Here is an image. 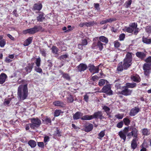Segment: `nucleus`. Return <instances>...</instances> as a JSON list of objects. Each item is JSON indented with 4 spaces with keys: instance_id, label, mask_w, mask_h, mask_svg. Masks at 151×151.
<instances>
[{
    "instance_id": "1",
    "label": "nucleus",
    "mask_w": 151,
    "mask_h": 151,
    "mask_svg": "<svg viewBox=\"0 0 151 151\" xmlns=\"http://www.w3.org/2000/svg\"><path fill=\"white\" fill-rule=\"evenodd\" d=\"M28 95L27 85H20L18 87L17 91L18 98L21 100L25 99Z\"/></svg>"
},
{
    "instance_id": "2",
    "label": "nucleus",
    "mask_w": 151,
    "mask_h": 151,
    "mask_svg": "<svg viewBox=\"0 0 151 151\" xmlns=\"http://www.w3.org/2000/svg\"><path fill=\"white\" fill-rule=\"evenodd\" d=\"M132 53L128 52L126 55V58L124 60L123 67L124 69H126L129 67L132 64Z\"/></svg>"
},
{
    "instance_id": "3",
    "label": "nucleus",
    "mask_w": 151,
    "mask_h": 151,
    "mask_svg": "<svg viewBox=\"0 0 151 151\" xmlns=\"http://www.w3.org/2000/svg\"><path fill=\"white\" fill-rule=\"evenodd\" d=\"M31 123L30 124V127L33 129L39 127L41 124V121L38 118H32L30 119Z\"/></svg>"
},
{
    "instance_id": "4",
    "label": "nucleus",
    "mask_w": 151,
    "mask_h": 151,
    "mask_svg": "<svg viewBox=\"0 0 151 151\" xmlns=\"http://www.w3.org/2000/svg\"><path fill=\"white\" fill-rule=\"evenodd\" d=\"M102 91L103 93H106L109 95L113 94V91L111 90V87L110 85L104 86L102 89Z\"/></svg>"
},
{
    "instance_id": "5",
    "label": "nucleus",
    "mask_w": 151,
    "mask_h": 151,
    "mask_svg": "<svg viewBox=\"0 0 151 151\" xmlns=\"http://www.w3.org/2000/svg\"><path fill=\"white\" fill-rule=\"evenodd\" d=\"M143 69L145 75L148 76L151 71V63L145 64L143 66Z\"/></svg>"
},
{
    "instance_id": "6",
    "label": "nucleus",
    "mask_w": 151,
    "mask_h": 151,
    "mask_svg": "<svg viewBox=\"0 0 151 151\" xmlns=\"http://www.w3.org/2000/svg\"><path fill=\"white\" fill-rule=\"evenodd\" d=\"M137 132L138 130L135 128H132L131 132H129L127 134L128 137L130 139L133 136L134 138H137L138 135Z\"/></svg>"
},
{
    "instance_id": "7",
    "label": "nucleus",
    "mask_w": 151,
    "mask_h": 151,
    "mask_svg": "<svg viewBox=\"0 0 151 151\" xmlns=\"http://www.w3.org/2000/svg\"><path fill=\"white\" fill-rule=\"evenodd\" d=\"M103 44L100 41H98L97 43L94 42L92 44V48L93 49L99 48L100 50H102L103 48Z\"/></svg>"
},
{
    "instance_id": "8",
    "label": "nucleus",
    "mask_w": 151,
    "mask_h": 151,
    "mask_svg": "<svg viewBox=\"0 0 151 151\" xmlns=\"http://www.w3.org/2000/svg\"><path fill=\"white\" fill-rule=\"evenodd\" d=\"M42 29V27L40 26H35V27L29 29V33L33 34L39 31Z\"/></svg>"
},
{
    "instance_id": "9",
    "label": "nucleus",
    "mask_w": 151,
    "mask_h": 151,
    "mask_svg": "<svg viewBox=\"0 0 151 151\" xmlns=\"http://www.w3.org/2000/svg\"><path fill=\"white\" fill-rule=\"evenodd\" d=\"M132 92V90H130L126 86L124 87V89L120 92H119V93L122 94L125 96L130 95Z\"/></svg>"
},
{
    "instance_id": "10",
    "label": "nucleus",
    "mask_w": 151,
    "mask_h": 151,
    "mask_svg": "<svg viewBox=\"0 0 151 151\" xmlns=\"http://www.w3.org/2000/svg\"><path fill=\"white\" fill-rule=\"evenodd\" d=\"M93 119L99 118L101 119L104 118V116L102 115V114L101 111H98V112H95L92 115Z\"/></svg>"
},
{
    "instance_id": "11",
    "label": "nucleus",
    "mask_w": 151,
    "mask_h": 151,
    "mask_svg": "<svg viewBox=\"0 0 151 151\" xmlns=\"http://www.w3.org/2000/svg\"><path fill=\"white\" fill-rule=\"evenodd\" d=\"M146 55L147 52H137L136 53V56L142 59H144L146 57Z\"/></svg>"
},
{
    "instance_id": "12",
    "label": "nucleus",
    "mask_w": 151,
    "mask_h": 151,
    "mask_svg": "<svg viewBox=\"0 0 151 151\" xmlns=\"http://www.w3.org/2000/svg\"><path fill=\"white\" fill-rule=\"evenodd\" d=\"M87 66L86 64L83 63H81L77 67V68L78 71L81 72L86 70L87 68Z\"/></svg>"
},
{
    "instance_id": "13",
    "label": "nucleus",
    "mask_w": 151,
    "mask_h": 151,
    "mask_svg": "<svg viewBox=\"0 0 151 151\" xmlns=\"http://www.w3.org/2000/svg\"><path fill=\"white\" fill-rule=\"evenodd\" d=\"M130 78L132 80L137 83L139 82L141 79L139 75H133L131 76Z\"/></svg>"
},
{
    "instance_id": "14",
    "label": "nucleus",
    "mask_w": 151,
    "mask_h": 151,
    "mask_svg": "<svg viewBox=\"0 0 151 151\" xmlns=\"http://www.w3.org/2000/svg\"><path fill=\"white\" fill-rule=\"evenodd\" d=\"M7 77V75L5 73H1L0 75V84H2L4 83Z\"/></svg>"
},
{
    "instance_id": "15",
    "label": "nucleus",
    "mask_w": 151,
    "mask_h": 151,
    "mask_svg": "<svg viewBox=\"0 0 151 151\" xmlns=\"http://www.w3.org/2000/svg\"><path fill=\"white\" fill-rule=\"evenodd\" d=\"M139 111V109L138 107H135L131 109L130 111V115L131 116H134L138 113Z\"/></svg>"
},
{
    "instance_id": "16",
    "label": "nucleus",
    "mask_w": 151,
    "mask_h": 151,
    "mask_svg": "<svg viewBox=\"0 0 151 151\" xmlns=\"http://www.w3.org/2000/svg\"><path fill=\"white\" fill-rule=\"evenodd\" d=\"M137 140L136 138H134L131 142V147L132 149L134 150L137 146Z\"/></svg>"
},
{
    "instance_id": "17",
    "label": "nucleus",
    "mask_w": 151,
    "mask_h": 151,
    "mask_svg": "<svg viewBox=\"0 0 151 151\" xmlns=\"http://www.w3.org/2000/svg\"><path fill=\"white\" fill-rule=\"evenodd\" d=\"M6 44V40L3 38V35H0V46L3 47H4Z\"/></svg>"
},
{
    "instance_id": "18",
    "label": "nucleus",
    "mask_w": 151,
    "mask_h": 151,
    "mask_svg": "<svg viewBox=\"0 0 151 151\" xmlns=\"http://www.w3.org/2000/svg\"><path fill=\"white\" fill-rule=\"evenodd\" d=\"M45 19V17L44 16V14L42 13H40L37 17V21L40 22H42Z\"/></svg>"
},
{
    "instance_id": "19",
    "label": "nucleus",
    "mask_w": 151,
    "mask_h": 151,
    "mask_svg": "<svg viewBox=\"0 0 151 151\" xmlns=\"http://www.w3.org/2000/svg\"><path fill=\"white\" fill-rule=\"evenodd\" d=\"M83 114L81 112H76L73 115V118L74 119H78L81 118V117L83 116Z\"/></svg>"
},
{
    "instance_id": "20",
    "label": "nucleus",
    "mask_w": 151,
    "mask_h": 151,
    "mask_svg": "<svg viewBox=\"0 0 151 151\" xmlns=\"http://www.w3.org/2000/svg\"><path fill=\"white\" fill-rule=\"evenodd\" d=\"M99 41L101 42H102L106 44L108 42V38L104 36H101L99 37Z\"/></svg>"
},
{
    "instance_id": "21",
    "label": "nucleus",
    "mask_w": 151,
    "mask_h": 151,
    "mask_svg": "<svg viewBox=\"0 0 151 151\" xmlns=\"http://www.w3.org/2000/svg\"><path fill=\"white\" fill-rule=\"evenodd\" d=\"M118 134L119 135L121 139H122L124 142L126 139V134L124 133V132L120 131L118 133Z\"/></svg>"
},
{
    "instance_id": "22",
    "label": "nucleus",
    "mask_w": 151,
    "mask_h": 151,
    "mask_svg": "<svg viewBox=\"0 0 151 151\" xmlns=\"http://www.w3.org/2000/svg\"><path fill=\"white\" fill-rule=\"evenodd\" d=\"M137 84L136 83H127L126 84V86L127 88H133L136 86Z\"/></svg>"
},
{
    "instance_id": "23",
    "label": "nucleus",
    "mask_w": 151,
    "mask_h": 151,
    "mask_svg": "<svg viewBox=\"0 0 151 151\" xmlns=\"http://www.w3.org/2000/svg\"><path fill=\"white\" fill-rule=\"evenodd\" d=\"M93 119L92 115H86L83 116L81 118L82 120H90Z\"/></svg>"
},
{
    "instance_id": "24",
    "label": "nucleus",
    "mask_w": 151,
    "mask_h": 151,
    "mask_svg": "<svg viewBox=\"0 0 151 151\" xmlns=\"http://www.w3.org/2000/svg\"><path fill=\"white\" fill-rule=\"evenodd\" d=\"M93 127V126L92 124H89L86 127L85 129V131L86 132H89L92 129Z\"/></svg>"
},
{
    "instance_id": "25",
    "label": "nucleus",
    "mask_w": 151,
    "mask_h": 151,
    "mask_svg": "<svg viewBox=\"0 0 151 151\" xmlns=\"http://www.w3.org/2000/svg\"><path fill=\"white\" fill-rule=\"evenodd\" d=\"M142 133L145 136H147L150 134V130L147 128H144L142 130Z\"/></svg>"
},
{
    "instance_id": "26",
    "label": "nucleus",
    "mask_w": 151,
    "mask_h": 151,
    "mask_svg": "<svg viewBox=\"0 0 151 151\" xmlns=\"http://www.w3.org/2000/svg\"><path fill=\"white\" fill-rule=\"evenodd\" d=\"M108 83V82L106 80L101 79L99 81V86H101L104 85L105 83L107 84Z\"/></svg>"
},
{
    "instance_id": "27",
    "label": "nucleus",
    "mask_w": 151,
    "mask_h": 151,
    "mask_svg": "<svg viewBox=\"0 0 151 151\" xmlns=\"http://www.w3.org/2000/svg\"><path fill=\"white\" fill-rule=\"evenodd\" d=\"M53 104L55 106L62 107L63 106V102L59 101H56L53 102Z\"/></svg>"
},
{
    "instance_id": "28",
    "label": "nucleus",
    "mask_w": 151,
    "mask_h": 151,
    "mask_svg": "<svg viewBox=\"0 0 151 151\" xmlns=\"http://www.w3.org/2000/svg\"><path fill=\"white\" fill-rule=\"evenodd\" d=\"M29 145L32 148L35 147L36 145V142L33 140L29 141Z\"/></svg>"
},
{
    "instance_id": "29",
    "label": "nucleus",
    "mask_w": 151,
    "mask_h": 151,
    "mask_svg": "<svg viewBox=\"0 0 151 151\" xmlns=\"http://www.w3.org/2000/svg\"><path fill=\"white\" fill-rule=\"evenodd\" d=\"M86 26L87 27H90L93 26L95 24H96L97 23L95 22H85Z\"/></svg>"
},
{
    "instance_id": "30",
    "label": "nucleus",
    "mask_w": 151,
    "mask_h": 151,
    "mask_svg": "<svg viewBox=\"0 0 151 151\" xmlns=\"http://www.w3.org/2000/svg\"><path fill=\"white\" fill-rule=\"evenodd\" d=\"M142 41L145 43L150 44L151 43V39L143 37L142 38Z\"/></svg>"
},
{
    "instance_id": "31",
    "label": "nucleus",
    "mask_w": 151,
    "mask_h": 151,
    "mask_svg": "<svg viewBox=\"0 0 151 151\" xmlns=\"http://www.w3.org/2000/svg\"><path fill=\"white\" fill-rule=\"evenodd\" d=\"M42 6L41 4H35L34 5V8L35 9L40 10L41 9Z\"/></svg>"
},
{
    "instance_id": "32",
    "label": "nucleus",
    "mask_w": 151,
    "mask_h": 151,
    "mask_svg": "<svg viewBox=\"0 0 151 151\" xmlns=\"http://www.w3.org/2000/svg\"><path fill=\"white\" fill-rule=\"evenodd\" d=\"M51 50L52 51V52L55 54H57L59 50L55 46H53Z\"/></svg>"
},
{
    "instance_id": "33",
    "label": "nucleus",
    "mask_w": 151,
    "mask_h": 151,
    "mask_svg": "<svg viewBox=\"0 0 151 151\" xmlns=\"http://www.w3.org/2000/svg\"><path fill=\"white\" fill-rule=\"evenodd\" d=\"M132 0H129V1H126L124 4V5L126 8H128L130 6L132 3Z\"/></svg>"
},
{
    "instance_id": "34",
    "label": "nucleus",
    "mask_w": 151,
    "mask_h": 151,
    "mask_svg": "<svg viewBox=\"0 0 151 151\" xmlns=\"http://www.w3.org/2000/svg\"><path fill=\"white\" fill-rule=\"evenodd\" d=\"M63 76L64 78L68 80H70V76L67 74L63 73Z\"/></svg>"
},
{
    "instance_id": "35",
    "label": "nucleus",
    "mask_w": 151,
    "mask_h": 151,
    "mask_svg": "<svg viewBox=\"0 0 151 151\" xmlns=\"http://www.w3.org/2000/svg\"><path fill=\"white\" fill-rule=\"evenodd\" d=\"M103 109L107 113V114L109 113L110 108L109 107L106 106H104L103 107Z\"/></svg>"
},
{
    "instance_id": "36",
    "label": "nucleus",
    "mask_w": 151,
    "mask_h": 151,
    "mask_svg": "<svg viewBox=\"0 0 151 151\" xmlns=\"http://www.w3.org/2000/svg\"><path fill=\"white\" fill-rule=\"evenodd\" d=\"M40 62H41V60H40V58L36 59V60L35 62V63L36 64L37 66V67H39L40 65Z\"/></svg>"
},
{
    "instance_id": "37",
    "label": "nucleus",
    "mask_w": 151,
    "mask_h": 151,
    "mask_svg": "<svg viewBox=\"0 0 151 151\" xmlns=\"http://www.w3.org/2000/svg\"><path fill=\"white\" fill-rule=\"evenodd\" d=\"M123 121L125 125H128L130 122L129 120L127 118H124Z\"/></svg>"
},
{
    "instance_id": "38",
    "label": "nucleus",
    "mask_w": 151,
    "mask_h": 151,
    "mask_svg": "<svg viewBox=\"0 0 151 151\" xmlns=\"http://www.w3.org/2000/svg\"><path fill=\"white\" fill-rule=\"evenodd\" d=\"M131 27H128L125 28V29L128 33H131L134 31V30Z\"/></svg>"
},
{
    "instance_id": "39",
    "label": "nucleus",
    "mask_w": 151,
    "mask_h": 151,
    "mask_svg": "<svg viewBox=\"0 0 151 151\" xmlns=\"http://www.w3.org/2000/svg\"><path fill=\"white\" fill-rule=\"evenodd\" d=\"M68 101L69 102H72L74 101V99L73 96L71 95H70L68 97Z\"/></svg>"
},
{
    "instance_id": "40",
    "label": "nucleus",
    "mask_w": 151,
    "mask_h": 151,
    "mask_svg": "<svg viewBox=\"0 0 151 151\" xmlns=\"http://www.w3.org/2000/svg\"><path fill=\"white\" fill-rule=\"evenodd\" d=\"M129 27H131L134 30L135 29L137 28V25L136 23H134L131 24Z\"/></svg>"
},
{
    "instance_id": "41",
    "label": "nucleus",
    "mask_w": 151,
    "mask_h": 151,
    "mask_svg": "<svg viewBox=\"0 0 151 151\" xmlns=\"http://www.w3.org/2000/svg\"><path fill=\"white\" fill-rule=\"evenodd\" d=\"M95 66L92 65L90 64L88 66L89 70L91 72H92L95 68Z\"/></svg>"
},
{
    "instance_id": "42",
    "label": "nucleus",
    "mask_w": 151,
    "mask_h": 151,
    "mask_svg": "<svg viewBox=\"0 0 151 151\" xmlns=\"http://www.w3.org/2000/svg\"><path fill=\"white\" fill-rule=\"evenodd\" d=\"M105 135V132L104 131H101L98 134V135L100 138H99V139H101Z\"/></svg>"
},
{
    "instance_id": "43",
    "label": "nucleus",
    "mask_w": 151,
    "mask_h": 151,
    "mask_svg": "<svg viewBox=\"0 0 151 151\" xmlns=\"http://www.w3.org/2000/svg\"><path fill=\"white\" fill-rule=\"evenodd\" d=\"M43 121L45 123L47 124H48L49 123H51V119L49 118H46L44 120H43Z\"/></svg>"
},
{
    "instance_id": "44",
    "label": "nucleus",
    "mask_w": 151,
    "mask_h": 151,
    "mask_svg": "<svg viewBox=\"0 0 151 151\" xmlns=\"http://www.w3.org/2000/svg\"><path fill=\"white\" fill-rule=\"evenodd\" d=\"M60 110H56L54 112V116H58L60 115Z\"/></svg>"
},
{
    "instance_id": "45",
    "label": "nucleus",
    "mask_w": 151,
    "mask_h": 151,
    "mask_svg": "<svg viewBox=\"0 0 151 151\" xmlns=\"http://www.w3.org/2000/svg\"><path fill=\"white\" fill-rule=\"evenodd\" d=\"M122 63H119L117 67V70L118 71H121L123 70V65H122Z\"/></svg>"
},
{
    "instance_id": "46",
    "label": "nucleus",
    "mask_w": 151,
    "mask_h": 151,
    "mask_svg": "<svg viewBox=\"0 0 151 151\" xmlns=\"http://www.w3.org/2000/svg\"><path fill=\"white\" fill-rule=\"evenodd\" d=\"M68 57V55L65 54L61 55L60 57V59L61 60H65Z\"/></svg>"
},
{
    "instance_id": "47",
    "label": "nucleus",
    "mask_w": 151,
    "mask_h": 151,
    "mask_svg": "<svg viewBox=\"0 0 151 151\" xmlns=\"http://www.w3.org/2000/svg\"><path fill=\"white\" fill-rule=\"evenodd\" d=\"M99 65L95 67V68L93 69V71L92 72H93V73H98L99 71Z\"/></svg>"
},
{
    "instance_id": "48",
    "label": "nucleus",
    "mask_w": 151,
    "mask_h": 151,
    "mask_svg": "<svg viewBox=\"0 0 151 151\" xmlns=\"http://www.w3.org/2000/svg\"><path fill=\"white\" fill-rule=\"evenodd\" d=\"M115 116L119 119H121L123 118V115L122 114H118L116 115Z\"/></svg>"
},
{
    "instance_id": "49",
    "label": "nucleus",
    "mask_w": 151,
    "mask_h": 151,
    "mask_svg": "<svg viewBox=\"0 0 151 151\" xmlns=\"http://www.w3.org/2000/svg\"><path fill=\"white\" fill-rule=\"evenodd\" d=\"M37 145L42 148H43L44 147V143L42 142H39L37 143Z\"/></svg>"
},
{
    "instance_id": "50",
    "label": "nucleus",
    "mask_w": 151,
    "mask_h": 151,
    "mask_svg": "<svg viewBox=\"0 0 151 151\" xmlns=\"http://www.w3.org/2000/svg\"><path fill=\"white\" fill-rule=\"evenodd\" d=\"M11 100V99L10 98H9L7 100H5L4 101V105H8L10 102Z\"/></svg>"
},
{
    "instance_id": "51",
    "label": "nucleus",
    "mask_w": 151,
    "mask_h": 151,
    "mask_svg": "<svg viewBox=\"0 0 151 151\" xmlns=\"http://www.w3.org/2000/svg\"><path fill=\"white\" fill-rule=\"evenodd\" d=\"M123 125V123L122 122H121L118 123L117 124V127L119 128H121Z\"/></svg>"
},
{
    "instance_id": "52",
    "label": "nucleus",
    "mask_w": 151,
    "mask_h": 151,
    "mask_svg": "<svg viewBox=\"0 0 151 151\" xmlns=\"http://www.w3.org/2000/svg\"><path fill=\"white\" fill-rule=\"evenodd\" d=\"M99 79V77L96 76H93L92 78L91 79L94 81H96L98 80Z\"/></svg>"
},
{
    "instance_id": "53",
    "label": "nucleus",
    "mask_w": 151,
    "mask_h": 151,
    "mask_svg": "<svg viewBox=\"0 0 151 151\" xmlns=\"http://www.w3.org/2000/svg\"><path fill=\"white\" fill-rule=\"evenodd\" d=\"M88 43V42L86 40L84 39L82 40L81 44L83 45H86Z\"/></svg>"
},
{
    "instance_id": "54",
    "label": "nucleus",
    "mask_w": 151,
    "mask_h": 151,
    "mask_svg": "<svg viewBox=\"0 0 151 151\" xmlns=\"http://www.w3.org/2000/svg\"><path fill=\"white\" fill-rule=\"evenodd\" d=\"M89 93H87L84 96V99L85 101L87 102L88 101L89 97V96L88 95V94Z\"/></svg>"
},
{
    "instance_id": "55",
    "label": "nucleus",
    "mask_w": 151,
    "mask_h": 151,
    "mask_svg": "<svg viewBox=\"0 0 151 151\" xmlns=\"http://www.w3.org/2000/svg\"><path fill=\"white\" fill-rule=\"evenodd\" d=\"M147 63H151V56H150L147 58L145 60Z\"/></svg>"
},
{
    "instance_id": "56",
    "label": "nucleus",
    "mask_w": 151,
    "mask_h": 151,
    "mask_svg": "<svg viewBox=\"0 0 151 151\" xmlns=\"http://www.w3.org/2000/svg\"><path fill=\"white\" fill-rule=\"evenodd\" d=\"M106 20L107 22V23H111L113 21L116 20V19L115 18H112L108 19H106Z\"/></svg>"
},
{
    "instance_id": "57",
    "label": "nucleus",
    "mask_w": 151,
    "mask_h": 151,
    "mask_svg": "<svg viewBox=\"0 0 151 151\" xmlns=\"http://www.w3.org/2000/svg\"><path fill=\"white\" fill-rule=\"evenodd\" d=\"M94 6L95 8L97 9V10H99L100 9L99 8V4H94Z\"/></svg>"
},
{
    "instance_id": "58",
    "label": "nucleus",
    "mask_w": 151,
    "mask_h": 151,
    "mask_svg": "<svg viewBox=\"0 0 151 151\" xmlns=\"http://www.w3.org/2000/svg\"><path fill=\"white\" fill-rule=\"evenodd\" d=\"M120 45V44L119 42L118 41H115L114 42V45L115 47L117 48Z\"/></svg>"
},
{
    "instance_id": "59",
    "label": "nucleus",
    "mask_w": 151,
    "mask_h": 151,
    "mask_svg": "<svg viewBox=\"0 0 151 151\" xmlns=\"http://www.w3.org/2000/svg\"><path fill=\"white\" fill-rule=\"evenodd\" d=\"M125 35L124 34H122L119 36V40H123L125 38Z\"/></svg>"
},
{
    "instance_id": "60",
    "label": "nucleus",
    "mask_w": 151,
    "mask_h": 151,
    "mask_svg": "<svg viewBox=\"0 0 151 151\" xmlns=\"http://www.w3.org/2000/svg\"><path fill=\"white\" fill-rule=\"evenodd\" d=\"M35 70L37 72L39 73H41L42 72V69L39 67H36Z\"/></svg>"
},
{
    "instance_id": "61",
    "label": "nucleus",
    "mask_w": 151,
    "mask_h": 151,
    "mask_svg": "<svg viewBox=\"0 0 151 151\" xmlns=\"http://www.w3.org/2000/svg\"><path fill=\"white\" fill-rule=\"evenodd\" d=\"M129 127H125L123 131H122V132H124V133L125 134H127V133L129 132Z\"/></svg>"
},
{
    "instance_id": "62",
    "label": "nucleus",
    "mask_w": 151,
    "mask_h": 151,
    "mask_svg": "<svg viewBox=\"0 0 151 151\" xmlns=\"http://www.w3.org/2000/svg\"><path fill=\"white\" fill-rule=\"evenodd\" d=\"M13 14L16 17H18V14L17 13V11L16 9H14L13 12Z\"/></svg>"
},
{
    "instance_id": "63",
    "label": "nucleus",
    "mask_w": 151,
    "mask_h": 151,
    "mask_svg": "<svg viewBox=\"0 0 151 151\" xmlns=\"http://www.w3.org/2000/svg\"><path fill=\"white\" fill-rule=\"evenodd\" d=\"M50 140L49 137L48 136H45L44 138V142H46Z\"/></svg>"
},
{
    "instance_id": "64",
    "label": "nucleus",
    "mask_w": 151,
    "mask_h": 151,
    "mask_svg": "<svg viewBox=\"0 0 151 151\" xmlns=\"http://www.w3.org/2000/svg\"><path fill=\"white\" fill-rule=\"evenodd\" d=\"M40 52L43 56H46V52L45 50H40Z\"/></svg>"
}]
</instances>
